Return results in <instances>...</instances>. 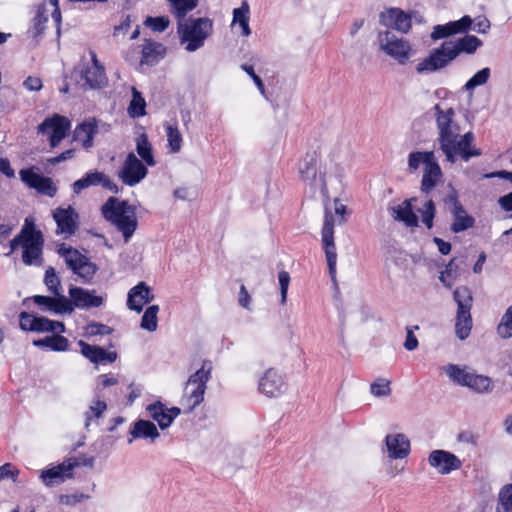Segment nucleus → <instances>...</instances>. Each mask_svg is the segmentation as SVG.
I'll list each match as a JSON object with an SVG mask.
<instances>
[{"mask_svg":"<svg viewBox=\"0 0 512 512\" xmlns=\"http://www.w3.org/2000/svg\"><path fill=\"white\" fill-rule=\"evenodd\" d=\"M497 334L502 339H508L512 337V305L507 308L504 315L502 316L501 321L497 326Z\"/></svg>","mask_w":512,"mask_h":512,"instance_id":"nucleus-48","label":"nucleus"},{"mask_svg":"<svg viewBox=\"0 0 512 512\" xmlns=\"http://www.w3.org/2000/svg\"><path fill=\"white\" fill-rule=\"evenodd\" d=\"M18 474L19 471L11 463H5L0 466V481L9 478L15 481Z\"/></svg>","mask_w":512,"mask_h":512,"instance_id":"nucleus-62","label":"nucleus"},{"mask_svg":"<svg viewBox=\"0 0 512 512\" xmlns=\"http://www.w3.org/2000/svg\"><path fill=\"white\" fill-rule=\"evenodd\" d=\"M92 186H101L114 194L120 192L117 184L111 181L106 174L97 170L89 171L82 178L76 180L72 184V190L75 194H80L83 190Z\"/></svg>","mask_w":512,"mask_h":512,"instance_id":"nucleus-15","label":"nucleus"},{"mask_svg":"<svg viewBox=\"0 0 512 512\" xmlns=\"http://www.w3.org/2000/svg\"><path fill=\"white\" fill-rule=\"evenodd\" d=\"M428 463L443 475L458 470L462 466L461 460L455 454L441 449L433 450L429 454Z\"/></svg>","mask_w":512,"mask_h":512,"instance_id":"nucleus-18","label":"nucleus"},{"mask_svg":"<svg viewBox=\"0 0 512 512\" xmlns=\"http://www.w3.org/2000/svg\"><path fill=\"white\" fill-rule=\"evenodd\" d=\"M43 246L29 245L23 246L22 261L25 265H42Z\"/></svg>","mask_w":512,"mask_h":512,"instance_id":"nucleus-38","label":"nucleus"},{"mask_svg":"<svg viewBox=\"0 0 512 512\" xmlns=\"http://www.w3.org/2000/svg\"><path fill=\"white\" fill-rule=\"evenodd\" d=\"M86 334L89 336L96 335H110L113 333V328L108 325L99 323V322H91L87 324L85 327Z\"/></svg>","mask_w":512,"mask_h":512,"instance_id":"nucleus-53","label":"nucleus"},{"mask_svg":"<svg viewBox=\"0 0 512 512\" xmlns=\"http://www.w3.org/2000/svg\"><path fill=\"white\" fill-rule=\"evenodd\" d=\"M481 46L482 41L469 34L456 41H445L439 47L431 50L429 56L417 64L416 71L419 74L439 71L447 67L461 53L473 54Z\"/></svg>","mask_w":512,"mask_h":512,"instance_id":"nucleus-2","label":"nucleus"},{"mask_svg":"<svg viewBox=\"0 0 512 512\" xmlns=\"http://www.w3.org/2000/svg\"><path fill=\"white\" fill-rule=\"evenodd\" d=\"M259 390L268 397H277L286 390V382L276 369L269 368L259 381Z\"/></svg>","mask_w":512,"mask_h":512,"instance_id":"nucleus-21","label":"nucleus"},{"mask_svg":"<svg viewBox=\"0 0 512 512\" xmlns=\"http://www.w3.org/2000/svg\"><path fill=\"white\" fill-rule=\"evenodd\" d=\"M412 199H406L401 204L392 207V217L395 221L403 222L407 227L418 226V217L412 208Z\"/></svg>","mask_w":512,"mask_h":512,"instance_id":"nucleus-27","label":"nucleus"},{"mask_svg":"<svg viewBox=\"0 0 512 512\" xmlns=\"http://www.w3.org/2000/svg\"><path fill=\"white\" fill-rule=\"evenodd\" d=\"M450 191L444 198V203L449 207L450 212L464 208L459 201L458 192L455 188L449 185Z\"/></svg>","mask_w":512,"mask_h":512,"instance_id":"nucleus-55","label":"nucleus"},{"mask_svg":"<svg viewBox=\"0 0 512 512\" xmlns=\"http://www.w3.org/2000/svg\"><path fill=\"white\" fill-rule=\"evenodd\" d=\"M53 219L56 222V233L68 238L74 235L79 227V214L72 206L67 208L58 207L52 212Z\"/></svg>","mask_w":512,"mask_h":512,"instance_id":"nucleus-14","label":"nucleus"},{"mask_svg":"<svg viewBox=\"0 0 512 512\" xmlns=\"http://www.w3.org/2000/svg\"><path fill=\"white\" fill-rule=\"evenodd\" d=\"M33 302L41 307L42 311H49L55 314H71L73 309L70 306L69 298L65 295H34L32 297Z\"/></svg>","mask_w":512,"mask_h":512,"instance_id":"nucleus-20","label":"nucleus"},{"mask_svg":"<svg viewBox=\"0 0 512 512\" xmlns=\"http://www.w3.org/2000/svg\"><path fill=\"white\" fill-rule=\"evenodd\" d=\"M436 208L433 200H428L424 205V210L422 211V222L425 226L430 229L433 226V219L435 217Z\"/></svg>","mask_w":512,"mask_h":512,"instance_id":"nucleus-54","label":"nucleus"},{"mask_svg":"<svg viewBox=\"0 0 512 512\" xmlns=\"http://www.w3.org/2000/svg\"><path fill=\"white\" fill-rule=\"evenodd\" d=\"M497 512H512V484L503 486L498 495Z\"/></svg>","mask_w":512,"mask_h":512,"instance_id":"nucleus-43","label":"nucleus"},{"mask_svg":"<svg viewBox=\"0 0 512 512\" xmlns=\"http://www.w3.org/2000/svg\"><path fill=\"white\" fill-rule=\"evenodd\" d=\"M442 177V171L435 157L424 167L421 180V191L428 194Z\"/></svg>","mask_w":512,"mask_h":512,"instance_id":"nucleus-28","label":"nucleus"},{"mask_svg":"<svg viewBox=\"0 0 512 512\" xmlns=\"http://www.w3.org/2000/svg\"><path fill=\"white\" fill-rule=\"evenodd\" d=\"M165 47L158 42L146 40L142 47L141 65H154L163 58Z\"/></svg>","mask_w":512,"mask_h":512,"instance_id":"nucleus-30","label":"nucleus"},{"mask_svg":"<svg viewBox=\"0 0 512 512\" xmlns=\"http://www.w3.org/2000/svg\"><path fill=\"white\" fill-rule=\"evenodd\" d=\"M249 6L247 2H243L241 7L233 10V24H241L244 21H249Z\"/></svg>","mask_w":512,"mask_h":512,"instance_id":"nucleus-56","label":"nucleus"},{"mask_svg":"<svg viewBox=\"0 0 512 512\" xmlns=\"http://www.w3.org/2000/svg\"><path fill=\"white\" fill-rule=\"evenodd\" d=\"M97 122L95 119L85 121L79 124L74 131V140L81 141L84 148H90L93 145L94 135L97 133Z\"/></svg>","mask_w":512,"mask_h":512,"instance_id":"nucleus-31","label":"nucleus"},{"mask_svg":"<svg viewBox=\"0 0 512 512\" xmlns=\"http://www.w3.org/2000/svg\"><path fill=\"white\" fill-rule=\"evenodd\" d=\"M419 326L407 327L406 328V339L404 342V347L408 351H413L418 347V340L414 335V330H418Z\"/></svg>","mask_w":512,"mask_h":512,"instance_id":"nucleus-57","label":"nucleus"},{"mask_svg":"<svg viewBox=\"0 0 512 512\" xmlns=\"http://www.w3.org/2000/svg\"><path fill=\"white\" fill-rule=\"evenodd\" d=\"M170 12L178 19L183 21L186 15L195 9L198 0H168Z\"/></svg>","mask_w":512,"mask_h":512,"instance_id":"nucleus-35","label":"nucleus"},{"mask_svg":"<svg viewBox=\"0 0 512 512\" xmlns=\"http://www.w3.org/2000/svg\"><path fill=\"white\" fill-rule=\"evenodd\" d=\"M378 41L380 49L400 64H405L409 59L412 51L410 43L396 36L394 32L390 30L379 31Z\"/></svg>","mask_w":512,"mask_h":512,"instance_id":"nucleus-9","label":"nucleus"},{"mask_svg":"<svg viewBox=\"0 0 512 512\" xmlns=\"http://www.w3.org/2000/svg\"><path fill=\"white\" fill-rule=\"evenodd\" d=\"M101 213L108 222L122 233L124 241L127 243L138 226L136 207L130 205L126 200L110 197L102 205Z\"/></svg>","mask_w":512,"mask_h":512,"instance_id":"nucleus-3","label":"nucleus"},{"mask_svg":"<svg viewBox=\"0 0 512 512\" xmlns=\"http://www.w3.org/2000/svg\"><path fill=\"white\" fill-rule=\"evenodd\" d=\"M190 24L178 21V33L181 43H187L185 49L194 52L204 45L213 29V22L209 18L189 19Z\"/></svg>","mask_w":512,"mask_h":512,"instance_id":"nucleus-6","label":"nucleus"},{"mask_svg":"<svg viewBox=\"0 0 512 512\" xmlns=\"http://www.w3.org/2000/svg\"><path fill=\"white\" fill-rule=\"evenodd\" d=\"M21 230H26L23 236V246L36 245L43 246L44 238L40 230H37L34 222H31V227H23Z\"/></svg>","mask_w":512,"mask_h":512,"instance_id":"nucleus-46","label":"nucleus"},{"mask_svg":"<svg viewBox=\"0 0 512 512\" xmlns=\"http://www.w3.org/2000/svg\"><path fill=\"white\" fill-rule=\"evenodd\" d=\"M146 410L148 411L150 417L157 421L159 427L162 430L168 428L173 423V417L169 416L167 407L161 401H156L152 404H149Z\"/></svg>","mask_w":512,"mask_h":512,"instance_id":"nucleus-32","label":"nucleus"},{"mask_svg":"<svg viewBox=\"0 0 512 512\" xmlns=\"http://www.w3.org/2000/svg\"><path fill=\"white\" fill-rule=\"evenodd\" d=\"M445 372L453 382L461 386H465L471 374V372H468L455 364H448L445 367Z\"/></svg>","mask_w":512,"mask_h":512,"instance_id":"nucleus-47","label":"nucleus"},{"mask_svg":"<svg viewBox=\"0 0 512 512\" xmlns=\"http://www.w3.org/2000/svg\"><path fill=\"white\" fill-rule=\"evenodd\" d=\"M23 86L29 91H39L42 88V81L38 77L29 76L23 82Z\"/></svg>","mask_w":512,"mask_h":512,"instance_id":"nucleus-64","label":"nucleus"},{"mask_svg":"<svg viewBox=\"0 0 512 512\" xmlns=\"http://www.w3.org/2000/svg\"><path fill=\"white\" fill-rule=\"evenodd\" d=\"M465 386L469 387L477 393H488L493 389L492 380L490 377L478 375L475 373L470 374Z\"/></svg>","mask_w":512,"mask_h":512,"instance_id":"nucleus-37","label":"nucleus"},{"mask_svg":"<svg viewBox=\"0 0 512 512\" xmlns=\"http://www.w3.org/2000/svg\"><path fill=\"white\" fill-rule=\"evenodd\" d=\"M33 345L36 347L49 348L52 351L62 352L68 350L69 340L62 335H51L42 339L34 340Z\"/></svg>","mask_w":512,"mask_h":512,"instance_id":"nucleus-34","label":"nucleus"},{"mask_svg":"<svg viewBox=\"0 0 512 512\" xmlns=\"http://www.w3.org/2000/svg\"><path fill=\"white\" fill-rule=\"evenodd\" d=\"M107 409V405L102 400L95 401L94 405H91L85 413V427L88 428L92 417L99 418L103 412Z\"/></svg>","mask_w":512,"mask_h":512,"instance_id":"nucleus-52","label":"nucleus"},{"mask_svg":"<svg viewBox=\"0 0 512 512\" xmlns=\"http://www.w3.org/2000/svg\"><path fill=\"white\" fill-rule=\"evenodd\" d=\"M453 217V222L450 229L453 233H460L475 225V219L469 215L465 208L450 212Z\"/></svg>","mask_w":512,"mask_h":512,"instance_id":"nucleus-33","label":"nucleus"},{"mask_svg":"<svg viewBox=\"0 0 512 512\" xmlns=\"http://www.w3.org/2000/svg\"><path fill=\"white\" fill-rule=\"evenodd\" d=\"M278 280L281 292V303L284 304L287 298V291L290 283V275L286 271H280L278 274Z\"/></svg>","mask_w":512,"mask_h":512,"instance_id":"nucleus-58","label":"nucleus"},{"mask_svg":"<svg viewBox=\"0 0 512 512\" xmlns=\"http://www.w3.org/2000/svg\"><path fill=\"white\" fill-rule=\"evenodd\" d=\"M435 157L433 151H414L408 155V168L410 172H415L421 164L424 167Z\"/></svg>","mask_w":512,"mask_h":512,"instance_id":"nucleus-40","label":"nucleus"},{"mask_svg":"<svg viewBox=\"0 0 512 512\" xmlns=\"http://www.w3.org/2000/svg\"><path fill=\"white\" fill-rule=\"evenodd\" d=\"M169 24L170 20L167 16H148L144 21V25L155 32L165 31L168 28Z\"/></svg>","mask_w":512,"mask_h":512,"instance_id":"nucleus-50","label":"nucleus"},{"mask_svg":"<svg viewBox=\"0 0 512 512\" xmlns=\"http://www.w3.org/2000/svg\"><path fill=\"white\" fill-rule=\"evenodd\" d=\"M489 28L490 22L486 17H477L475 22L473 21L470 29L483 34L486 33Z\"/></svg>","mask_w":512,"mask_h":512,"instance_id":"nucleus-63","label":"nucleus"},{"mask_svg":"<svg viewBox=\"0 0 512 512\" xmlns=\"http://www.w3.org/2000/svg\"><path fill=\"white\" fill-rule=\"evenodd\" d=\"M370 392L375 397H385L391 394L390 382L384 378H378L370 385Z\"/></svg>","mask_w":512,"mask_h":512,"instance_id":"nucleus-51","label":"nucleus"},{"mask_svg":"<svg viewBox=\"0 0 512 512\" xmlns=\"http://www.w3.org/2000/svg\"><path fill=\"white\" fill-rule=\"evenodd\" d=\"M318 154L316 151L307 152L298 163V172L301 179L311 188L319 189L322 196L329 200L328 186L325 172L318 174Z\"/></svg>","mask_w":512,"mask_h":512,"instance_id":"nucleus-8","label":"nucleus"},{"mask_svg":"<svg viewBox=\"0 0 512 512\" xmlns=\"http://www.w3.org/2000/svg\"><path fill=\"white\" fill-rule=\"evenodd\" d=\"M46 9L44 5H40L37 8L36 15L32 19V28L30 32L32 33V37L34 39H38L45 31V24L48 21V16L45 14Z\"/></svg>","mask_w":512,"mask_h":512,"instance_id":"nucleus-41","label":"nucleus"},{"mask_svg":"<svg viewBox=\"0 0 512 512\" xmlns=\"http://www.w3.org/2000/svg\"><path fill=\"white\" fill-rule=\"evenodd\" d=\"M472 24V18L469 15H465L457 21H450L444 25L434 26L431 38L433 40H439L456 34L466 33L470 30Z\"/></svg>","mask_w":512,"mask_h":512,"instance_id":"nucleus-22","label":"nucleus"},{"mask_svg":"<svg viewBox=\"0 0 512 512\" xmlns=\"http://www.w3.org/2000/svg\"><path fill=\"white\" fill-rule=\"evenodd\" d=\"M158 312H159L158 305L149 306L145 310V312L142 316L140 327L149 332L156 331V329L158 327V319H157Z\"/></svg>","mask_w":512,"mask_h":512,"instance_id":"nucleus-42","label":"nucleus"},{"mask_svg":"<svg viewBox=\"0 0 512 512\" xmlns=\"http://www.w3.org/2000/svg\"><path fill=\"white\" fill-rule=\"evenodd\" d=\"M76 458H69L61 464L43 470L40 478L46 486L53 487L63 483L67 478L72 477V470L78 467Z\"/></svg>","mask_w":512,"mask_h":512,"instance_id":"nucleus-17","label":"nucleus"},{"mask_svg":"<svg viewBox=\"0 0 512 512\" xmlns=\"http://www.w3.org/2000/svg\"><path fill=\"white\" fill-rule=\"evenodd\" d=\"M21 180L31 189H35L38 193L54 197L58 188L53 180L34 171L33 168L22 169L19 172Z\"/></svg>","mask_w":512,"mask_h":512,"instance_id":"nucleus-13","label":"nucleus"},{"mask_svg":"<svg viewBox=\"0 0 512 512\" xmlns=\"http://www.w3.org/2000/svg\"><path fill=\"white\" fill-rule=\"evenodd\" d=\"M433 111L439 131L437 139L439 147L448 162L455 163L458 156L464 161H469L472 157L481 155V150L472 146L475 139L472 132L459 135V126L453 122L455 116L453 108L443 110L439 104H436Z\"/></svg>","mask_w":512,"mask_h":512,"instance_id":"nucleus-1","label":"nucleus"},{"mask_svg":"<svg viewBox=\"0 0 512 512\" xmlns=\"http://www.w3.org/2000/svg\"><path fill=\"white\" fill-rule=\"evenodd\" d=\"M128 114L132 118H139L146 114V102L136 88H132V99L128 107Z\"/></svg>","mask_w":512,"mask_h":512,"instance_id":"nucleus-39","label":"nucleus"},{"mask_svg":"<svg viewBox=\"0 0 512 512\" xmlns=\"http://www.w3.org/2000/svg\"><path fill=\"white\" fill-rule=\"evenodd\" d=\"M241 69L243 71H245L252 78L253 82L255 83L257 88L259 89L260 93L262 95H264L265 94L264 83H263L262 79L255 73L253 66L252 65H248V64H242L241 65Z\"/></svg>","mask_w":512,"mask_h":512,"instance_id":"nucleus-59","label":"nucleus"},{"mask_svg":"<svg viewBox=\"0 0 512 512\" xmlns=\"http://www.w3.org/2000/svg\"><path fill=\"white\" fill-rule=\"evenodd\" d=\"M78 345L81 347L82 355L92 363H113L117 359L116 352H108L102 347L90 345L83 340H80Z\"/></svg>","mask_w":512,"mask_h":512,"instance_id":"nucleus-25","label":"nucleus"},{"mask_svg":"<svg viewBox=\"0 0 512 512\" xmlns=\"http://www.w3.org/2000/svg\"><path fill=\"white\" fill-rule=\"evenodd\" d=\"M385 444L392 459H403L410 453V441L402 433L388 434L385 437Z\"/></svg>","mask_w":512,"mask_h":512,"instance_id":"nucleus-24","label":"nucleus"},{"mask_svg":"<svg viewBox=\"0 0 512 512\" xmlns=\"http://www.w3.org/2000/svg\"><path fill=\"white\" fill-rule=\"evenodd\" d=\"M44 283L49 292L53 295H63L61 293L62 285L59 276L53 267L49 266L45 271Z\"/></svg>","mask_w":512,"mask_h":512,"instance_id":"nucleus-44","label":"nucleus"},{"mask_svg":"<svg viewBox=\"0 0 512 512\" xmlns=\"http://www.w3.org/2000/svg\"><path fill=\"white\" fill-rule=\"evenodd\" d=\"M335 218L328 205L325 204L324 222L321 231L322 245L325 251L329 274L332 280L336 277L337 252L334 242Z\"/></svg>","mask_w":512,"mask_h":512,"instance_id":"nucleus-10","label":"nucleus"},{"mask_svg":"<svg viewBox=\"0 0 512 512\" xmlns=\"http://www.w3.org/2000/svg\"><path fill=\"white\" fill-rule=\"evenodd\" d=\"M81 79L85 89H101L108 83L104 67H85L81 70Z\"/></svg>","mask_w":512,"mask_h":512,"instance_id":"nucleus-26","label":"nucleus"},{"mask_svg":"<svg viewBox=\"0 0 512 512\" xmlns=\"http://www.w3.org/2000/svg\"><path fill=\"white\" fill-rule=\"evenodd\" d=\"M153 298L149 286L145 282H139L128 292L127 306L130 310L139 313L142 311L144 304L151 302Z\"/></svg>","mask_w":512,"mask_h":512,"instance_id":"nucleus-23","label":"nucleus"},{"mask_svg":"<svg viewBox=\"0 0 512 512\" xmlns=\"http://www.w3.org/2000/svg\"><path fill=\"white\" fill-rule=\"evenodd\" d=\"M168 147L170 152L177 153L182 147V135L177 126L165 125Z\"/></svg>","mask_w":512,"mask_h":512,"instance_id":"nucleus-45","label":"nucleus"},{"mask_svg":"<svg viewBox=\"0 0 512 512\" xmlns=\"http://www.w3.org/2000/svg\"><path fill=\"white\" fill-rule=\"evenodd\" d=\"M34 321L33 332H50L52 320L43 317L36 316Z\"/></svg>","mask_w":512,"mask_h":512,"instance_id":"nucleus-60","label":"nucleus"},{"mask_svg":"<svg viewBox=\"0 0 512 512\" xmlns=\"http://www.w3.org/2000/svg\"><path fill=\"white\" fill-rule=\"evenodd\" d=\"M130 434L134 439H149L151 442H154L160 436L156 425L149 420L143 419L134 422Z\"/></svg>","mask_w":512,"mask_h":512,"instance_id":"nucleus-29","label":"nucleus"},{"mask_svg":"<svg viewBox=\"0 0 512 512\" xmlns=\"http://www.w3.org/2000/svg\"><path fill=\"white\" fill-rule=\"evenodd\" d=\"M136 151L142 161L148 166H154L156 164L152 152V146L146 133H142L136 138Z\"/></svg>","mask_w":512,"mask_h":512,"instance_id":"nucleus-36","label":"nucleus"},{"mask_svg":"<svg viewBox=\"0 0 512 512\" xmlns=\"http://www.w3.org/2000/svg\"><path fill=\"white\" fill-rule=\"evenodd\" d=\"M211 371V361L204 360L201 368L188 378L180 401L185 413H191L203 402L207 388L206 384L211 378Z\"/></svg>","mask_w":512,"mask_h":512,"instance_id":"nucleus-4","label":"nucleus"},{"mask_svg":"<svg viewBox=\"0 0 512 512\" xmlns=\"http://www.w3.org/2000/svg\"><path fill=\"white\" fill-rule=\"evenodd\" d=\"M57 253L64 258L67 267L81 278L83 283H90L98 271V266L87 256L65 243L58 246Z\"/></svg>","mask_w":512,"mask_h":512,"instance_id":"nucleus-7","label":"nucleus"},{"mask_svg":"<svg viewBox=\"0 0 512 512\" xmlns=\"http://www.w3.org/2000/svg\"><path fill=\"white\" fill-rule=\"evenodd\" d=\"M490 77V69L483 68L476 72L464 85V89L471 91L476 87L485 84Z\"/></svg>","mask_w":512,"mask_h":512,"instance_id":"nucleus-49","label":"nucleus"},{"mask_svg":"<svg viewBox=\"0 0 512 512\" xmlns=\"http://www.w3.org/2000/svg\"><path fill=\"white\" fill-rule=\"evenodd\" d=\"M70 127V121L66 117L55 114L38 126V133L49 135L50 146L54 148L66 137Z\"/></svg>","mask_w":512,"mask_h":512,"instance_id":"nucleus-11","label":"nucleus"},{"mask_svg":"<svg viewBox=\"0 0 512 512\" xmlns=\"http://www.w3.org/2000/svg\"><path fill=\"white\" fill-rule=\"evenodd\" d=\"M36 316L28 312H21L19 315L20 328L24 331H33Z\"/></svg>","mask_w":512,"mask_h":512,"instance_id":"nucleus-61","label":"nucleus"},{"mask_svg":"<svg viewBox=\"0 0 512 512\" xmlns=\"http://www.w3.org/2000/svg\"><path fill=\"white\" fill-rule=\"evenodd\" d=\"M412 14H408L399 8H390L380 13L379 23L387 30H396L400 33H407L412 24Z\"/></svg>","mask_w":512,"mask_h":512,"instance_id":"nucleus-16","label":"nucleus"},{"mask_svg":"<svg viewBox=\"0 0 512 512\" xmlns=\"http://www.w3.org/2000/svg\"><path fill=\"white\" fill-rule=\"evenodd\" d=\"M453 300L457 304L455 334L458 339L465 340L469 337L473 327L471 316L473 306L472 291L467 286H458L453 291Z\"/></svg>","mask_w":512,"mask_h":512,"instance_id":"nucleus-5","label":"nucleus"},{"mask_svg":"<svg viewBox=\"0 0 512 512\" xmlns=\"http://www.w3.org/2000/svg\"><path fill=\"white\" fill-rule=\"evenodd\" d=\"M69 303L71 308L90 309L100 307L104 299L102 296L93 295V291L71 285L69 288Z\"/></svg>","mask_w":512,"mask_h":512,"instance_id":"nucleus-19","label":"nucleus"},{"mask_svg":"<svg viewBox=\"0 0 512 512\" xmlns=\"http://www.w3.org/2000/svg\"><path fill=\"white\" fill-rule=\"evenodd\" d=\"M147 173L148 169L145 164L131 152L127 155L119 170L118 177L125 185L133 187L140 183L146 177Z\"/></svg>","mask_w":512,"mask_h":512,"instance_id":"nucleus-12","label":"nucleus"}]
</instances>
